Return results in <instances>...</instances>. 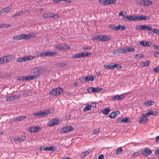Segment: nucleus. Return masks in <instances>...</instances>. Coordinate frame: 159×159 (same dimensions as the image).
Wrapping results in <instances>:
<instances>
[{
    "label": "nucleus",
    "instance_id": "a878e982",
    "mask_svg": "<svg viewBox=\"0 0 159 159\" xmlns=\"http://www.w3.org/2000/svg\"><path fill=\"white\" fill-rule=\"evenodd\" d=\"M108 0H99V2L105 5H108Z\"/></svg>",
    "mask_w": 159,
    "mask_h": 159
},
{
    "label": "nucleus",
    "instance_id": "2eb2a0df",
    "mask_svg": "<svg viewBox=\"0 0 159 159\" xmlns=\"http://www.w3.org/2000/svg\"><path fill=\"white\" fill-rule=\"evenodd\" d=\"M124 98V94H121L120 95H116L114 96L113 98L116 100H122Z\"/></svg>",
    "mask_w": 159,
    "mask_h": 159
},
{
    "label": "nucleus",
    "instance_id": "3c124183",
    "mask_svg": "<svg viewBox=\"0 0 159 159\" xmlns=\"http://www.w3.org/2000/svg\"><path fill=\"white\" fill-rule=\"evenodd\" d=\"M91 49V48L90 47V46H88V47H84L82 48V49L83 50H88V49L89 50H90Z\"/></svg>",
    "mask_w": 159,
    "mask_h": 159
},
{
    "label": "nucleus",
    "instance_id": "4d7b16f0",
    "mask_svg": "<svg viewBox=\"0 0 159 159\" xmlns=\"http://www.w3.org/2000/svg\"><path fill=\"white\" fill-rule=\"evenodd\" d=\"M13 96L14 99H18L20 97V95L19 94L18 95H13Z\"/></svg>",
    "mask_w": 159,
    "mask_h": 159
},
{
    "label": "nucleus",
    "instance_id": "7ed1b4c3",
    "mask_svg": "<svg viewBox=\"0 0 159 159\" xmlns=\"http://www.w3.org/2000/svg\"><path fill=\"white\" fill-rule=\"evenodd\" d=\"M54 48L55 49L61 50H65L68 49L70 48V47L64 44L61 45V44H57L53 45Z\"/></svg>",
    "mask_w": 159,
    "mask_h": 159
},
{
    "label": "nucleus",
    "instance_id": "a18cd8bd",
    "mask_svg": "<svg viewBox=\"0 0 159 159\" xmlns=\"http://www.w3.org/2000/svg\"><path fill=\"white\" fill-rule=\"evenodd\" d=\"M144 56V55H142L141 54H137L136 55L135 58L137 59H139L143 58Z\"/></svg>",
    "mask_w": 159,
    "mask_h": 159
},
{
    "label": "nucleus",
    "instance_id": "6ab92c4d",
    "mask_svg": "<svg viewBox=\"0 0 159 159\" xmlns=\"http://www.w3.org/2000/svg\"><path fill=\"white\" fill-rule=\"evenodd\" d=\"M57 54V52L56 51H53L52 52L46 51V57H52L56 55Z\"/></svg>",
    "mask_w": 159,
    "mask_h": 159
},
{
    "label": "nucleus",
    "instance_id": "e433bc0d",
    "mask_svg": "<svg viewBox=\"0 0 159 159\" xmlns=\"http://www.w3.org/2000/svg\"><path fill=\"white\" fill-rule=\"evenodd\" d=\"M91 106L90 105H87L84 108L83 111H85L87 110H91Z\"/></svg>",
    "mask_w": 159,
    "mask_h": 159
},
{
    "label": "nucleus",
    "instance_id": "20e7f679",
    "mask_svg": "<svg viewBox=\"0 0 159 159\" xmlns=\"http://www.w3.org/2000/svg\"><path fill=\"white\" fill-rule=\"evenodd\" d=\"M60 123V120L57 118H55L51 120L48 123V125L49 127H52L57 125Z\"/></svg>",
    "mask_w": 159,
    "mask_h": 159
},
{
    "label": "nucleus",
    "instance_id": "680f3d73",
    "mask_svg": "<svg viewBox=\"0 0 159 159\" xmlns=\"http://www.w3.org/2000/svg\"><path fill=\"white\" fill-rule=\"evenodd\" d=\"M145 47H149L151 46V43L148 41L146 42L145 41Z\"/></svg>",
    "mask_w": 159,
    "mask_h": 159
},
{
    "label": "nucleus",
    "instance_id": "bf43d9fd",
    "mask_svg": "<svg viewBox=\"0 0 159 159\" xmlns=\"http://www.w3.org/2000/svg\"><path fill=\"white\" fill-rule=\"evenodd\" d=\"M18 80H22V81L25 80V76H21L18 78Z\"/></svg>",
    "mask_w": 159,
    "mask_h": 159
},
{
    "label": "nucleus",
    "instance_id": "c756f323",
    "mask_svg": "<svg viewBox=\"0 0 159 159\" xmlns=\"http://www.w3.org/2000/svg\"><path fill=\"white\" fill-rule=\"evenodd\" d=\"M30 78L31 80H33L34 79H35L36 78H38L40 77V75L39 74H36L34 75H30Z\"/></svg>",
    "mask_w": 159,
    "mask_h": 159
},
{
    "label": "nucleus",
    "instance_id": "9b49d317",
    "mask_svg": "<svg viewBox=\"0 0 159 159\" xmlns=\"http://www.w3.org/2000/svg\"><path fill=\"white\" fill-rule=\"evenodd\" d=\"M25 138L24 137H20L18 136H16L15 137L13 141L15 143L20 142L21 143L22 142L25 141Z\"/></svg>",
    "mask_w": 159,
    "mask_h": 159
},
{
    "label": "nucleus",
    "instance_id": "e2e57ef3",
    "mask_svg": "<svg viewBox=\"0 0 159 159\" xmlns=\"http://www.w3.org/2000/svg\"><path fill=\"white\" fill-rule=\"evenodd\" d=\"M43 17L45 18H50V16H49V14H44L43 15Z\"/></svg>",
    "mask_w": 159,
    "mask_h": 159
},
{
    "label": "nucleus",
    "instance_id": "aec40b11",
    "mask_svg": "<svg viewBox=\"0 0 159 159\" xmlns=\"http://www.w3.org/2000/svg\"><path fill=\"white\" fill-rule=\"evenodd\" d=\"M26 118V116H24L16 117L14 119L13 121L15 122H16L17 121H20L24 120Z\"/></svg>",
    "mask_w": 159,
    "mask_h": 159
},
{
    "label": "nucleus",
    "instance_id": "f03ea898",
    "mask_svg": "<svg viewBox=\"0 0 159 159\" xmlns=\"http://www.w3.org/2000/svg\"><path fill=\"white\" fill-rule=\"evenodd\" d=\"M63 93V89L61 88L53 89L51 92L50 94L52 95L56 96L61 94Z\"/></svg>",
    "mask_w": 159,
    "mask_h": 159
},
{
    "label": "nucleus",
    "instance_id": "de8ad7c7",
    "mask_svg": "<svg viewBox=\"0 0 159 159\" xmlns=\"http://www.w3.org/2000/svg\"><path fill=\"white\" fill-rule=\"evenodd\" d=\"M6 99L7 101H10L13 100L14 99V98L13 95H11L7 97V98Z\"/></svg>",
    "mask_w": 159,
    "mask_h": 159
},
{
    "label": "nucleus",
    "instance_id": "473e14b6",
    "mask_svg": "<svg viewBox=\"0 0 159 159\" xmlns=\"http://www.w3.org/2000/svg\"><path fill=\"white\" fill-rule=\"evenodd\" d=\"M154 102L152 100L149 101H148L146 102H145V104L146 106H150L153 104Z\"/></svg>",
    "mask_w": 159,
    "mask_h": 159
},
{
    "label": "nucleus",
    "instance_id": "7c9ffc66",
    "mask_svg": "<svg viewBox=\"0 0 159 159\" xmlns=\"http://www.w3.org/2000/svg\"><path fill=\"white\" fill-rule=\"evenodd\" d=\"M52 1L56 3H58L62 1H65L67 3H70L71 2L70 0H52Z\"/></svg>",
    "mask_w": 159,
    "mask_h": 159
},
{
    "label": "nucleus",
    "instance_id": "ea45409f",
    "mask_svg": "<svg viewBox=\"0 0 159 159\" xmlns=\"http://www.w3.org/2000/svg\"><path fill=\"white\" fill-rule=\"evenodd\" d=\"M121 68V66L119 64H115L113 65V70H114L115 68H116L118 69H119Z\"/></svg>",
    "mask_w": 159,
    "mask_h": 159
},
{
    "label": "nucleus",
    "instance_id": "69168bd1",
    "mask_svg": "<svg viewBox=\"0 0 159 159\" xmlns=\"http://www.w3.org/2000/svg\"><path fill=\"white\" fill-rule=\"evenodd\" d=\"M82 57H85L87 56L86 52H81Z\"/></svg>",
    "mask_w": 159,
    "mask_h": 159
},
{
    "label": "nucleus",
    "instance_id": "603ef678",
    "mask_svg": "<svg viewBox=\"0 0 159 159\" xmlns=\"http://www.w3.org/2000/svg\"><path fill=\"white\" fill-rule=\"evenodd\" d=\"M39 56L40 57H46V52H41L40 54H39Z\"/></svg>",
    "mask_w": 159,
    "mask_h": 159
},
{
    "label": "nucleus",
    "instance_id": "c03bdc74",
    "mask_svg": "<svg viewBox=\"0 0 159 159\" xmlns=\"http://www.w3.org/2000/svg\"><path fill=\"white\" fill-rule=\"evenodd\" d=\"M100 131V130L99 128H96L94 129L93 131V134H97L99 133Z\"/></svg>",
    "mask_w": 159,
    "mask_h": 159
},
{
    "label": "nucleus",
    "instance_id": "6e6552de",
    "mask_svg": "<svg viewBox=\"0 0 159 159\" xmlns=\"http://www.w3.org/2000/svg\"><path fill=\"white\" fill-rule=\"evenodd\" d=\"M152 151L148 148L144 149V150H142V153L143 156H147L150 155L152 153Z\"/></svg>",
    "mask_w": 159,
    "mask_h": 159
},
{
    "label": "nucleus",
    "instance_id": "37998d69",
    "mask_svg": "<svg viewBox=\"0 0 159 159\" xmlns=\"http://www.w3.org/2000/svg\"><path fill=\"white\" fill-rule=\"evenodd\" d=\"M143 26L144 25L137 26L135 29L137 30H143Z\"/></svg>",
    "mask_w": 159,
    "mask_h": 159
},
{
    "label": "nucleus",
    "instance_id": "f257e3e1",
    "mask_svg": "<svg viewBox=\"0 0 159 159\" xmlns=\"http://www.w3.org/2000/svg\"><path fill=\"white\" fill-rule=\"evenodd\" d=\"M28 36H29V38H31V35L30 34H29ZM13 38L14 40H20L22 39L27 40L28 39V35L25 34H22L20 35L15 36L13 37Z\"/></svg>",
    "mask_w": 159,
    "mask_h": 159
},
{
    "label": "nucleus",
    "instance_id": "bb28decb",
    "mask_svg": "<svg viewBox=\"0 0 159 159\" xmlns=\"http://www.w3.org/2000/svg\"><path fill=\"white\" fill-rule=\"evenodd\" d=\"M24 14L23 13V11H20V12H19L18 13H15L14 14L13 16L12 17H13L15 18H17L18 16H19L20 15H22L23 14Z\"/></svg>",
    "mask_w": 159,
    "mask_h": 159
},
{
    "label": "nucleus",
    "instance_id": "0e129e2a",
    "mask_svg": "<svg viewBox=\"0 0 159 159\" xmlns=\"http://www.w3.org/2000/svg\"><path fill=\"white\" fill-rule=\"evenodd\" d=\"M3 28H8L10 26L9 24H3Z\"/></svg>",
    "mask_w": 159,
    "mask_h": 159
},
{
    "label": "nucleus",
    "instance_id": "6e6d98bb",
    "mask_svg": "<svg viewBox=\"0 0 159 159\" xmlns=\"http://www.w3.org/2000/svg\"><path fill=\"white\" fill-rule=\"evenodd\" d=\"M133 21L139 20L138 16H133Z\"/></svg>",
    "mask_w": 159,
    "mask_h": 159
},
{
    "label": "nucleus",
    "instance_id": "72a5a7b5",
    "mask_svg": "<svg viewBox=\"0 0 159 159\" xmlns=\"http://www.w3.org/2000/svg\"><path fill=\"white\" fill-rule=\"evenodd\" d=\"M152 29V28L151 27L147 25H144L143 30L151 31Z\"/></svg>",
    "mask_w": 159,
    "mask_h": 159
},
{
    "label": "nucleus",
    "instance_id": "58836bf2",
    "mask_svg": "<svg viewBox=\"0 0 159 159\" xmlns=\"http://www.w3.org/2000/svg\"><path fill=\"white\" fill-rule=\"evenodd\" d=\"M72 57L73 58H75L82 57L81 52L75 54L72 56Z\"/></svg>",
    "mask_w": 159,
    "mask_h": 159
},
{
    "label": "nucleus",
    "instance_id": "2f4dec72",
    "mask_svg": "<svg viewBox=\"0 0 159 159\" xmlns=\"http://www.w3.org/2000/svg\"><path fill=\"white\" fill-rule=\"evenodd\" d=\"M150 63V61L149 60L146 61V62H142L141 63L140 65H142L143 64V67H144L146 66H147Z\"/></svg>",
    "mask_w": 159,
    "mask_h": 159
},
{
    "label": "nucleus",
    "instance_id": "c9c22d12",
    "mask_svg": "<svg viewBox=\"0 0 159 159\" xmlns=\"http://www.w3.org/2000/svg\"><path fill=\"white\" fill-rule=\"evenodd\" d=\"M113 65H105L104 67L107 69L113 70Z\"/></svg>",
    "mask_w": 159,
    "mask_h": 159
},
{
    "label": "nucleus",
    "instance_id": "49530a36",
    "mask_svg": "<svg viewBox=\"0 0 159 159\" xmlns=\"http://www.w3.org/2000/svg\"><path fill=\"white\" fill-rule=\"evenodd\" d=\"M6 63L5 60V57H2L0 58V65H2Z\"/></svg>",
    "mask_w": 159,
    "mask_h": 159
},
{
    "label": "nucleus",
    "instance_id": "79ce46f5",
    "mask_svg": "<svg viewBox=\"0 0 159 159\" xmlns=\"http://www.w3.org/2000/svg\"><path fill=\"white\" fill-rule=\"evenodd\" d=\"M48 151H54L56 149V148L55 146L48 147Z\"/></svg>",
    "mask_w": 159,
    "mask_h": 159
},
{
    "label": "nucleus",
    "instance_id": "4be33fe9",
    "mask_svg": "<svg viewBox=\"0 0 159 159\" xmlns=\"http://www.w3.org/2000/svg\"><path fill=\"white\" fill-rule=\"evenodd\" d=\"M134 51V48L127 47L126 48H124V53H126L127 52H133Z\"/></svg>",
    "mask_w": 159,
    "mask_h": 159
},
{
    "label": "nucleus",
    "instance_id": "412c9836",
    "mask_svg": "<svg viewBox=\"0 0 159 159\" xmlns=\"http://www.w3.org/2000/svg\"><path fill=\"white\" fill-rule=\"evenodd\" d=\"M124 48L123 49H116L113 51V53L115 54H121L124 53Z\"/></svg>",
    "mask_w": 159,
    "mask_h": 159
},
{
    "label": "nucleus",
    "instance_id": "b1692460",
    "mask_svg": "<svg viewBox=\"0 0 159 159\" xmlns=\"http://www.w3.org/2000/svg\"><path fill=\"white\" fill-rule=\"evenodd\" d=\"M4 57H5V60L6 63L9 61L13 59L12 56L11 55H10L5 56Z\"/></svg>",
    "mask_w": 159,
    "mask_h": 159
},
{
    "label": "nucleus",
    "instance_id": "0eeeda50",
    "mask_svg": "<svg viewBox=\"0 0 159 159\" xmlns=\"http://www.w3.org/2000/svg\"><path fill=\"white\" fill-rule=\"evenodd\" d=\"M74 130V128L71 126H68L66 127H63L61 130V133H67L71 131Z\"/></svg>",
    "mask_w": 159,
    "mask_h": 159
},
{
    "label": "nucleus",
    "instance_id": "864d4df0",
    "mask_svg": "<svg viewBox=\"0 0 159 159\" xmlns=\"http://www.w3.org/2000/svg\"><path fill=\"white\" fill-rule=\"evenodd\" d=\"M34 58H35V57H34L32 56H27V61L29 60H33V59H34Z\"/></svg>",
    "mask_w": 159,
    "mask_h": 159
},
{
    "label": "nucleus",
    "instance_id": "1a4fd4ad",
    "mask_svg": "<svg viewBox=\"0 0 159 159\" xmlns=\"http://www.w3.org/2000/svg\"><path fill=\"white\" fill-rule=\"evenodd\" d=\"M142 116L143 117H142L139 121V123L140 124H145L148 121V119L147 118V116H145V114H143Z\"/></svg>",
    "mask_w": 159,
    "mask_h": 159
},
{
    "label": "nucleus",
    "instance_id": "774afa93",
    "mask_svg": "<svg viewBox=\"0 0 159 159\" xmlns=\"http://www.w3.org/2000/svg\"><path fill=\"white\" fill-rule=\"evenodd\" d=\"M153 71L155 73H158L159 72V68L154 69Z\"/></svg>",
    "mask_w": 159,
    "mask_h": 159
},
{
    "label": "nucleus",
    "instance_id": "f8f14e48",
    "mask_svg": "<svg viewBox=\"0 0 159 159\" xmlns=\"http://www.w3.org/2000/svg\"><path fill=\"white\" fill-rule=\"evenodd\" d=\"M119 111H116L111 113L108 116L109 117L111 118H115L117 115L120 114Z\"/></svg>",
    "mask_w": 159,
    "mask_h": 159
},
{
    "label": "nucleus",
    "instance_id": "9d476101",
    "mask_svg": "<svg viewBox=\"0 0 159 159\" xmlns=\"http://www.w3.org/2000/svg\"><path fill=\"white\" fill-rule=\"evenodd\" d=\"M152 4V2L148 0H141L140 2V4L142 6H148Z\"/></svg>",
    "mask_w": 159,
    "mask_h": 159
},
{
    "label": "nucleus",
    "instance_id": "5fc2aeb1",
    "mask_svg": "<svg viewBox=\"0 0 159 159\" xmlns=\"http://www.w3.org/2000/svg\"><path fill=\"white\" fill-rule=\"evenodd\" d=\"M121 26V25H119L115 27V30L118 31L120 29V27Z\"/></svg>",
    "mask_w": 159,
    "mask_h": 159
},
{
    "label": "nucleus",
    "instance_id": "393cba45",
    "mask_svg": "<svg viewBox=\"0 0 159 159\" xmlns=\"http://www.w3.org/2000/svg\"><path fill=\"white\" fill-rule=\"evenodd\" d=\"M12 8V6H10L9 7H7L6 8H4L3 9V11H4V13L5 12H6L7 13L9 12H10L11 9Z\"/></svg>",
    "mask_w": 159,
    "mask_h": 159
},
{
    "label": "nucleus",
    "instance_id": "c85d7f7f",
    "mask_svg": "<svg viewBox=\"0 0 159 159\" xmlns=\"http://www.w3.org/2000/svg\"><path fill=\"white\" fill-rule=\"evenodd\" d=\"M91 150H89L84 152L83 157H82L83 159L87 155H88L89 153L92 152Z\"/></svg>",
    "mask_w": 159,
    "mask_h": 159
},
{
    "label": "nucleus",
    "instance_id": "dca6fc26",
    "mask_svg": "<svg viewBox=\"0 0 159 159\" xmlns=\"http://www.w3.org/2000/svg\"><path fill=\"white\" fill-rule=\"evenodd\" d=\"M111 37L110 35H102V42H107L111 39Z\"/></svg>",
    "mask_w": 159,
    "mask_h": 159
},
{
    "label": "nucleus",
    "instance_id": "4c0bfd02",
    "mask_svg": "<svg viewBox=\"0 0 159 159\" xmlns=\"http://www.w3.org/2000/svg\"><path fill=\"white\" fill-rule=\"evenodd\" d=\"M42 70V69L40 67H37L34 69V71H36L37 72L39 73L41 72Z\"/></svg>",
    "mask_w": 159,
    "mask_h": 159
},
{
    "label": "nucleus",
    "instance_id": "423d86ee",
    "mask_svg": "<svg viewBox=\"0 0 159 159\" xmlns=\"http://www.w3.org/2000/svg\"><path fill=\"white\" fill-rule=\"evenodd\" d=\"M102 90V89L98 87L94 88L93 87H90L88 89L87 91L89 93H91L93 92H98Z\"/></svg>",
    "mask_w": 159,
    "mask_h": 159
},
{
    "label": "nucleus",
    "instance_id": "8fccbe9b",
    "mask_svg": "<svg viewBox=\"0 0 159 159\" xmlns=\"http://www.w3.org/2000/svg\"><path fill=\"white\" fill-rule=\"evenodd\" d=\"M139 154L140 153L139 152H136L133 154V157L135 158V157L138 156Z\"/></svg>",
    "mask_w": 159,
    "mask_h": 159
},
{
    "label": "nucleus",
    "instance_id": "cd10ccee",
    "mask_svg": "<svg viewBox=\"0 0 159 159\" xmlns=\"http://www.w3.org/2000/svg\"><path fill=\"white\" fill-rule=\"evenodd\" d=\"M123 151L121 147H119L117 148L116 152V154L117 155H119Z\"/></svg>",
    "mask_w": 159,
    "mask_h": 159
},
{
    "label": "nucleus",
    "instance_id": "338daca9",
    "mask_svg": "<svg viewBox=\"0 0 159 159\" xmlns=\"http://www.w3.org/2000/svg\"><path fill=\"white\" fill-rule=\"evenodd\" d=\"M89 81H93L94 79V77L92 76H89Z\"/></svg>",
    "mask_w": 159,
    "mask_h": 159
},
{
    "label": "nucleus",
    "instance_id": "a211bd4d",
    "mask_svg": "<svg viewBox=\"0 0 159 159\" xmlns=\"http://www.w3.org/2000/svg\"><path fill=\"white\" fill-rule=\"evenodd\" d=\"M92 40H96L98 41L102 42V35H99L95 36L94 37L92 38Z\"/></svg>",
    "mask_w": 159,
    "mask_h": 159
},
{
    "label": "nucleus",
    "instance_id": "13d9d810",
    "mask_svg": "<svg viewBox=\"0 0 159 159\" xmlns=\"http://www.w3.org/2000/svg\"><path fill=\"white\" fill-rule=\"evenodd\" d=\"M145 41H140L139 42V44L142 46L145 47Z\"/></svg>",
    "mask_w": 159,
    "mask_h": 159
},
{
    "label": "nucleus",
    "instance_id": "09e8293b",
    "mask_svg": "<svg viewBox=\"0 0 159 159\" xmlns=\"http://www.w3.org/2000/svg\"><path fill=\"white\" fill-rule=\"evenodd\" d=\"M108 5L111 4H114L116 2V0H108Z\"/></svg>",
    "mask_w": 159,
    "mask_h": 159
},
{
    "label": "nucleus",
    "instance_id": "39448f33",
    "mask_svg": "<svg viewBox=\"0 0 159 159\" xmlns=\"http://www.w3.org/2000/svg\"><path fill=\"white\" fill-rule=\"evenodd\" d=\"M49 112L48 110H45L43 111H40L37 113H34L33 115L36 118L39 116H43L44 115H47Z\"/></svg>",
    "mask_w": 159,
    "mask_h": 159
},
{
    "label": "nucleus",
    "instance_id": "f3484780",
    "mask_svg": "<svg viewBox=\"0 0 159 159\" xmlns=\"http://www.w3.org/2000/svg\"><path fill=\"white\" fill-rule=\"evenodd\" d=\"M139 20H149L150 19V17L148 16H138Z\"/></svg>",
    "mask_w": 159,
    "mask_h": 159
},
{
    "label": "nucleus",
    "instance_id": "ddd939ff",
    "mask_svg": "<svg viewBox=\"0 0 159 159\" xmlns=\"http://www.w3.org/2000/svg\"><path fill=\"white\" fill-rule=\"evenodd\" d=\"M41 129V127L39 126H32L30 128V132H37Z\"/></svg>",
    "mask_w": 159,
    "mask_h": 159
},
{
    "label": "nucleus",
    "instance_id": "4468645a",
    "mask_svg": "<svg viewBox=\"0 0 159 159\" xmlns=\"http://www.w3.org/2000/svg\"><path fill=\"white\" fill-rule=\"evenodd\" d=\"M157 112L156 111H154L152 110L148 111L145 114V116H149L150 115L156 116L157 115Z\"/></svg>",
    "mask_w": 159,
    "mask_h": 159
},
{
    "label": "nucleus",
    "instance_id": "5701e85b",
    "mask_svg": "<svg viewBox=\"0 0 159 159\" xmlns=\"http://www.w3.org/2000/svg\"><path fill=\"white\" fill-rule=\"evenodd\" d=\"M118 121L120 122H126L129 123L130 122V118H125V119H119L118 120Z\"/></svg>",
    "mask_w": 159,
    "mask_h": 159
},
{
    "label": "nucleus",
    "instance_id": "a19ab883",
    "mask_svg": "<svg viewBox=\"0 0 159 159\" xmlns=\"http://www.w3.org/2000/svg\"><path fill=\"white\" fill-rule=\"evenodd\" d=\"M56 66L61 67H64L66 66V64L64 63H59L56 64Z\"/></svg>",
    "mask_w": 159,
    "mask_h": 159
},
{
    "label": "nucleus",
    "instance_id": "f704fd0d",
    "mask_svg": "<svg viewBox=\"0 0 159 159\" xmlns=\"http://www.w3.org/2000/svg\"><path fill=\"white\" fill-rule=\"evenodd\" d=\"M102 112L105 115H107L109 112V110L108 108H106L102 111Z\"/></svg>",
    "mask_w": 159,
    "mask_h": 159
},
{
    "label": "nucleus",
    "instance_id": "052dcab7",
    "mask_svg": "<svg viewBox=\"0 0 159 159\" xmlns=\"http://www.w3.org/2000/svg\"><path fill=\"white\" fill-rule=\"evenodd\" d=\"M152 31L153 32V33L157 34H158L159 31L157 29H154Z\"/></svg>",
    "mask_w": 159,
    "mask_h": 159
}]
</instances>
